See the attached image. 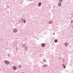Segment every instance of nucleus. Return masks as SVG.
I'll list each match as a JSON object with an SVG mask.
<instances>
[{"label": "nucleus", "mask_w": 73, "mask_h": 73, "mask_svg": "<svg viewBox=\"0 0 73 73\" xmlns=\"http://www.w3.org/2000/svg\"><path fill=\"white\" fill-rule=\"evenodd\" d=\"M5 64H9V62L7 60H5Z\"/></svg>", "instance_id": "1"}, {"label": "nucleus", "mask_w": 73, "mask_h": 73, "mask_svg": "<svg viewBox=\"0 0 73 73\" xmlns=\"http://www.w3.org/2000/svg\"><path fill=\"white\" fill-rule=\"evenodd\" d=\"M13 69L14 70H16V69H17V68H16V67L14 66V67H13Z\"/></svg>", "instance_id": "2"}, {"label": "nucleus", "mask_w": 73, "mask_h": 73, "mask_svg": "<svg viewBox=\"0 0 73 73\" xmlns=\"http://www.w3.org/2000/svg\"><path fill=\"white\" fill-rule=\"evenodd\" d=\"M13 31L14 32H17V29H15L13 30Z\"/></svg>", "instance_id": "3"}, {"label": "nucleus", "mask_w": 73, "mask_h": 73, "mask_svg": "<svg viewBox=\"0 0 73 73\" xmlns=\"http://www.w3.org/2000/svg\"><path fill=\"white\" fill-rule=\"evenodd\" d=\"M41 45L42 47H44L45 46V44L44 43L42 44Z\"/></svg>", "instance_id": "4"}, {"label": "nucleus", "mask_w": 73, "mask_h": 73, "mask_svg": "<svg viewBox=\"0 0 73 73\" xmlns=\"http://www.w3.org/2000/svg\"><path fill=\"white\" fill-rule=\"evenodd\" d=\"M38 6H41V3L40 2L38 3Z\"/></svg>", "instance_id": "5"}, {"label": "nucleus", "mask_w": 73, "mask_h": 73, "mask_svg": "<svg viewBox=\"0 0 73 73\" xmlns=\"http://www.w3.org/2000/svg\"><path fill=\"white\" fill-rule=\"evenodd\" d=\"M62 1H63V0H60L59 1V2L61 3H62Z\"/></svg>", "instance_id": "6"}, {"label": "nucleus", "mask_w": 73, "mask_h": 73, "mask_svg": "<svg viewBox=\"0 0 73 73\" xmlns=\"http://www.w3.org/2000/svg\"><path fill=\"white\" fill-rule=\"evenodd\" d=\"M48 65H44L43 66V67H46V66H47Z\"/></svg>", "instance_id": "7"}, {"label": "nucleus", "mask_w": 73, "mask_h": 73, "mask_svg": "<svg viewBox=\"0 0 73 73\" xmlns=\"http://www.w3.org/2000/svg\"><path fill=\"white\" fill-rule=\"evenodd\" d=\"M55 42H58V40H57V39H55Z\"/></svg>", "instance_id": "8"}, {"label": "nucleus", "mask_w": 73, "mask_h": 73, "mask_svg": "<svg viewBox=\"0 0 73 73\" xmlns=\"http://www.w3.org/2000/svg\"><path fill=\"white\" fill-rule=\"evenodd\" d=\"M63 66L64 68H65L66 67H65V65H64V64H63Z\"/></svg>", "instance_id": "9"}, {"label": "nucleus", "mask_w": 73, "mask_h": 73, "mask_svg": "<svg viewBox=\"0 0 73 73\" xmlns=\"http://www.w3.org/2000/svg\"><path fill=\"white\" fill-rule=\"evenodd\" d=\"M58 5L59 6H61V3H59L58 4Z\"/></svg>", "instance_id": "10"}, {"label": "nucleus", "mask_w": 73, "mask_h": 73, "mask_svg": "<svg viewBox=\"0 0 73 73\" xmlns=\"http://www.w3.org/2000/svg\"><path fill=\"white\" fill-rule=\"evenodd\" d=\"M65 45H66V46H67V45H68V43H65Z\"/></svg>", "instance_id": "11"}, {"label": "nucleus", "mask_w": 73, "mask_h": 73, "mask_svg": "<svg viewBox=\"0 0 73 73\" xmlns=\"http://www.w3.org/2000/svg\"><path fill=\"white\" fill-rule=\"evenodd\" d=\"M23 22H24V23H25V19H24V20H23Z\"/></svg>", "instance_id": "12"}, {"label": "nucleus", "mask_w": 73, "mask_h": 73, "mask_svg": "<svg viewBox=\"0 0 73 73\" xmlns=\"http://www.w3.org/2000/svg\"><path fill=\"white\" fill-rule=\"evenodd\" d=\"M19 68H20V67H21V66H19Z\"/></svg>", "instance_id": "13"}, {"label": "nucleus", "mask_w": 73, "mask_h": 73, "mask_svg": "<svg viewBox=\"0 0 73 73\" xmlns=\"http://www.w3.org/2000/svg\"><path fill=\"white\" fill-rule=\"evenodd\" d=\"M30 0L32 1V0Z\"/></svg>", "instance_id": "14"}]
</instances>
